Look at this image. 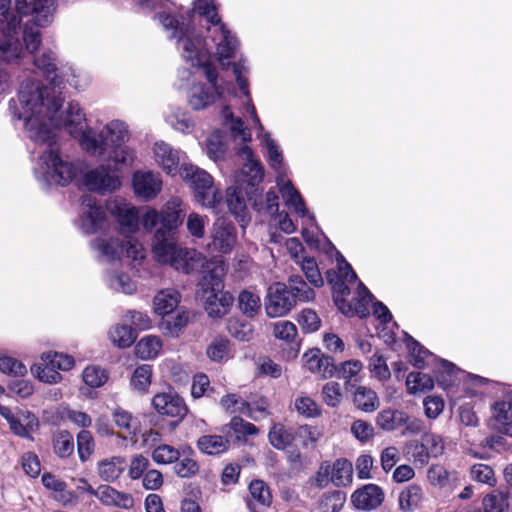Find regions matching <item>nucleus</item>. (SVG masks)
<instances>
[{
	"instance_id": "de8ad7c7",
	"label": "nucleus",
	"mask_w": 512,
	"mask_h": 512,
	"mask_svg": "<svg viewBox=\"0 0 512 512\" xmlns=\"http://www.w3.org/2000/svg\"><path fill=\"white\" fill-rule=\"evenodd\" d=\"M345 500L346 496L341 491L327 492L320 498L318 508L321 512H339Z\"/></svg>"
},
{
	"instance_id": "423d86ee",
	"label": "nucleus",
	"mask_w": 512,
	"mask_h": 512,
	"mask_svg": "<svg viewBox=\"0 0 512 512\" xmlns=\"http://www.w3.org/2000/svg\"><path fill=\"white\" fill-rule=\"evenodd\" d=\"M125 132L123 123L112 121L104 126L97 135L90 136V133L83 130L80 137H82L87 152L99 155L107 153L109 158L115 162L124 163L128 156V147L124 141Z\"/></svg>"
},
{
	"instance_id": "f8f14e48",
	"label": "nucleus",
	"mask_w": 512,
	"mask_h": 512,
	"mask_svg": "<svg viewBox=\"0 0 512 512\" xmlns=\"http://www.w3.org/2000/svg\"><path fill=\"white\" fill-rule=\"evenodd\" d=\"M180 174L193 187L196 198L202 206L213 208L220 201L221 195L214 187L211 175L205 170L183 163Z\"/></svg>"
},
{
	"instance_id": "a18cd8bd",
	"label": "nucleus",
	"mask_w": 512,
	"mask_h": 512,
	"mask_svg": "<svg viewBox=\"0 0 512 512\" xmlns=\"http://www.w3.org/2000/svg\"><path fill=\"white\" fill-rule=\"evenodd\" d=\"M94 494L105 505L126 507V494L118 492L116 489L109 485H100L97 490L94 491Z\"/></svg>"
},
{
	"instance_id": "ddd939ff",
	"label": "nucleus",
	"mask_w": 512,
	"mask_h": 512,
	"mask_svg": "<svg viewBox=\"0 0 512 512\" xmlns=\"http://www.w3.org/2000/svg\"><path fill=\"white\" fill-rule=\"evenodd\" d=\"M337 255V266L340 273V278L343 280H338L334 283L333 289H334V300L338 308L346 315H353V308L352 306L346 301L344 298L346 295L350 294V290L348 286L344 283V281L347 282H354L357 280V275L353 271L351 265L345 260L342 254H340L338 251H336Z\"/></svg>"
},
{
	"instance_id": "72a5a7b5",
	"label": "nucleus",
	"mask_w": 512,
	"mask_h": 512,
	"mask_svg": "<svg viewBox=\"0 0 512 512\" xmlns=\"http://www.w3.org/2000/svg\"><path fill=\"white\" fill-rule=\"evenodd\" d=\"M493 417L500 431L512 434V399L496 402L493 406Z\"/></svg>"
},
{
	"instance_id": "680f3d73",
	"label": "nucleus",
	"mask_w": 512,
	"mask_h": 512,
	"mask_svg": "<svg viewBox=\"0 0 512 512\" xmlns=\"http://www.w3.org/2000/svg\"><path fill=\"white\" fill-rule=\"evenodd\" d=\"M470 477L472 480L493 486L496 483L493 469L486 464L477 463L470 468Z\"/></svg>"
},
{
	"instance_id": "13d9d810",
	"label": "nucleus",
	"mask_w": 512,
	"mask_h": 512,
	"mask_svg": "<svg viewBox=\"0 0 512 512\" xmlns=\"http://www.w3.org/2000/svg\"><path fill=\"white\" fill-rule=\"evenodd\" d=\"M180 451L167 444H159L152 452L153 460L158 464H170L180 459Z\"/></svg>"
},
{
	"instance_id": "4be33fe9",
	"label": "nucleus",
	"mask_w": 512,
	"mask_h": 512,
	"mask_svg": "<svg viewBox=\"0 0 512 512\" xmlns=\"http://www.w3.org/2000/svg\"><path fill=\"white\" fill-rule=\"evenodd\" d=\"M384 500L383 490L376 484H367L357 489L351 496L358 510L371 511L378 508Z\"/></svg>"
},
{
	"instance_id": "6e6d98bb",
	"label": "nucleus",
	"mask_w": 512,
	"mask_h": 512,
	"mask_svg": "<svg viewBox=\"0 0 512 512\" xmlns=\"http://www.w3.org/2000/svg\"><path fill=\"white\" fill-rule=\"evenodd\" d=\"M301 270L308 282L314 287H321L324 283L318 264L314 258H303L300 262Z\"/></svg>"
},
{
	"instance_id": "8fccbe9b",
	"label": "nucleus",
	"mask_w": 512,
	"mask_h": 512,
	"mask_svg": "<svg viewBox=\"0 0 512 512\" xmlns=\"http://www.w3.org/2000/svg\"><path fill=\"white\" fill-rule=\"evenodd\" d=\"M484 512H509V500L501 492L494 491L483 498Z\"/></svg>"
},
{
	"instance_id": "39448f33",
	"label": "nucleus",
	"mask_w": 512,
	"mask_h": 512,
	"mask_svg": "<svg viewBox=\"0 0 512 512\" xmlns=\"http://www.w3.org/2000/svg\"><path fill=\"white\" fill-rule=\"evenodd\" d=\"M289 284L291 289L280 282L269 286L265 298V310L269 317L276 318L286 315L297 300L308 302L314 299V290L300 275H291Z\"/></svg>"
},
{
	"instance_id": "58836bf2",
	"label": "nucleus",
	"mask_w": 512,
	"mask_h": 512,
	"mask_svg": "<svg viewBox=\"0 0 512 512\" xmlns=\"http://www.w3.org/2000/svg\"><path fill=\"white\" fill-rule=\"evenodd\" d=\"M166 122L175 130L189 133L194 127V122L189 114L179 107H173L166 115Z\"/></svg>"
},
{
	"instance_id": "a878e982",
	"label": "nucleus",
	"mask_w": 512,
	"mask_h": 512,
	"mask_svg": "<svg viewBox=\"0 0 512 512\" xmlns=\"http://www.w3.org/2000/svg\"><path fill=\"white\" fill-rule=\"evenodd\" d=\"M226 203L229 211L235 216L241 227L245 228L250 221V217L241 190L237 187H229L226 191Z\"/></svg>"
},
{
	"instance_id": "a211bd4d",
	"label": "nucleus",
	"mask_w": 512,
	"mask_h": 512,
	"mask_svg": "<svg viewBox=\"0 0 512 512\" xmlns=\"http://www.w3.org/2000/svg\"><path fill=\"white\" fill-rule=\"evenodd\" d=\"M44 160L51 168V179L58 185L67 186L77 176V167L64 161L59 152L52 148L46 153Z\"/></svg>"
},
{
	"instance_id": "5701e85b",
	"label": "nucleus",
	"mask_w": 512,
	"mask_h": 512,
	"mask_svg": "<svg viewBox=\"0 0 512 512\" xmlns=\"http://www.w3.org/2000/svg\"><path fill=\"white\" fill-rule=\"evenodd\" d=\"M180 151L174 149L165 141H157L153 146V155L156 163L170 175H175L179 169Z\"/></svg>"
},
{
	"instance_id": "2eb2a0df",
	"label": "nucleus",
	"mask_w": 512,
	"mask_h": 512,
	"mask_svg": "<svg viewBox=\"0 0 512 512\" xmlns=\"http://www.w3.org/2000/svg\"><path fill=\"white\" fill-rule=\"evenodd\" d=\"M152 405L160 415L177 418L176 424L188 413L183 398L172 391L156 394L152 398Z\"/></svg>"
},
{
	"instance_id": "4c0bfd02",
	"label": "nucleus",
	"mask_w": 512,
	"mask_h": 512,
	"mask_svg": "<svg viewBox=\"0 0 512 512\" xmlns=\"http://www.w3.org/2000/svg\"><path fill=\"white\" fill-rule=\"evenodd\" d=\"M407 421V414L400 410L384 409L378 413L376 423L386 431H393L403 426Z\"/></svg>"
},
{
	"instance_id": "338daca9",
	"label": "nucleus",
	"mask_w": 512,
	"mask_h": 512,
	"mask_svg": "<svg viewBox=\"0 0 512 512\" xmlns=\"http://www.w3.org/2000/svg\"><path fill=\"white\" fill-rule=\"evenodd\" d=\"M0 371L12 376H24L27 374L26 366L18 359L10 356L0 357Z\"/></svg>"
},
{
	"instance_id": "cd10ccee",
	"label": "nucleus",
	"mask_w": 512,
	"mask_h": 512,
	"mask_svg": "<svg viewBox=\"0 0 512 512\" xmlns=\"http://www.w3.org/2000/svg\"><path fill=\"white\" fill-rule=\"evenodd\" d=\"M362 369L363 363L356 359L344 361L337 366L336 374L338 378L344 380L345 389L347 391L359 386L358 383L362 381Z\"/></svg>"
},
{
	"instance_id": "412c9836",
	"label": "nucleus",
	"mask_w": 512,
	"mask_h": 512,
	"mask_svg": "<svg viewBox=\"0 0 512 512\" xmlns=\"http://www.w3.org/2000/svg\"><path fill=\"white\" fill-rule=\"evenodd\" d=\"M84 184L90 191L104 192L118 189L121 182L117 176L110 174L105 167L100 166L85 174Z\"/></svg>"
},
{
	"instance_id": "5fc2aeb1",
	"label": "nucleus",
	"mask_w": 512,
	"mask_h": 512,
	"mask_svg": "<svg viewBox=\"0 0 512 512\" xmlns=\"http://www.w3.org/2000/svg\"><path fill=\"white\" fill-rule=\"evenodd\" d=\"M22 53V48L17 41L0 38V64L16 62Z\"/></svg>"
},
{
	"instance_id": "3c124183",
	"label": "nucleus",
	"mask_w": 512,
	"mask_h": 512,
	"mask_svg": "<svg viewBox=\"0 0 512 512\" xmlns=\"http://www.w3.org/2000/svg\"><path fill=\"white\" fill-rule=\"evenodd\" d=\"M141 219V223L147 230H152L156 227V225L161 223V215L160 212L155 209L148 208L145 213L140 217L138 211L135 207L130 206V232L132 231V227L135 221Z\"/></svg>"
},
{
	"instance_id": "e433bc0d",
	"label": "nucleus",
	"mask_w": 512,
	"mask_h": 512,
	"mask_svg": "<svg viewBox=\"0 0 512 512\" xmlns=\"http://www.w3.org/2000/svg\"><path fill=\"white\" fill-rule=\"evenodd\" d=\"M270 444L278 449L284 450L289 447L295 439V433L291 428L285 427L283 424H274L268 434Z\"/></svg>"
},
{
	"instance_id": "7ed1b4c3",
	"label": "nucleus",
	"mask_w": 512,
	"mask_h": 512,
	"mask_svg": "<svg viewBox=\"0 0 512 512\" xmlns=\"http://www.w3.org/2000/svg\"><path fill=\"white\" fill-rule=\"evenodd\" d=\"M152 249L157 261L168 263L185 274L201 270L203 275H209L214 265H222L221 261L207 260L196 249L177 246L175 238L167 236L163 230L155 232Z\"/></svg>"
},
{
	"instance_id": "774afa93",
	"label": "nucleus",
	"mask_w": 512,
	"mask_h": 512,
	"mask_svg": "<svg viewBox=\"0 0 512 512\" xmlns=\"http://www.w3.org/2000/svg\"><path fill=\"white\" fill-rule=\"evenodd\" d=\"M199 471L197 461L189 456H184L174 465V472L181 478H189L196 475Z\"/></svg>"
},
{
	"instance_id": "79ce46f5",
	"label": "nucleus",
	"mask_w": 512,
	"mask_h": 512,
	"mask_svg": "<svg viewBox=\"0 0 512 512\" xmlns=\"http://www.w3.org/2000/svg\"><path fill=\"white\" fill-rule=\"evenodd\" d=\"M422 489L418 485H409L399 494L400 509L405 512L414 510L422 500Z\"/></svg>"
},
{
	"instance_id": "bf43d9fd",
	"label": "nucleus",
	"mask_w": 512,
	"mask_h": 512,
	"mask_svg": "<svg viewBox=\"0 0 512 512\" xmlns=\"http://www.w3.org/2000/svg\"><path fill=\"white\" fill-rule=\"evenodd\" d=\"M208 358L220 362L229 358V340L225 338L214 339L207 347Z\"/></svg>"
},
{
	"instance_id": "4468645a",
	"label": "nucleus",
	"mask_w": 512,
	"mask_h": 512,
	"mask_svg": "<svg viewBox=\"0 0 512 512\" xmlns=\"http://www.w3.org/2000/svg\"><path fill=\"white\" fill-rule=\"evenodd\" d=\"M160 173L153 171H136L132 178L134 194L142 201H149L157 197L162 190Z\"/></svg>"
},
{
	"instance_id": "6ab92c4d",
	"label": "nucleus",
	"mask_w": 512,
	"mask_h": 512,
	"mask_svg": "<svg viewBox=\"0 0 512 512\" xmlns=\"http://www.w3.org/2000/svg\"><path fill=\"white\" fill-rule=\"evenodd\" d=\"M52 0H16L17 11L25 16L32 15L37 26L46 27L53 19Z\"/></svg>"
},
{
	"instance_id": "bb28decb",
	"label": "nucleus",
	"mask_w": 512,
	"mask_h": 512,
	"mask_svg": "<svg viewBox=\"0 0 512 512\" xmlns=\"http://www.w3.org/2000/svg\"><path fill=\"white\" fill-rule=\"evenodd\" d=\"M180 299V293L174 288L159 290L153 298L155 313L161 316L170 314L178 307Z\"/></svg>"
},
{
	"instance_id": "f257e3e1",
	"label": "nucleus",
	"mask_w": 512,
	"mask_h": 512,
	"mask_svg": "<svg viewBox=\"0 0 512 512\" xmlns=\"http://www.w3.org/2000/svg\"><path fill=\"white\" fill-rule=\"evenodd\" d=\"M50 96V90L33 82L22 85L18 100L22 107L29 113L25 117V125L31 133L30 137L35 141L47 143L50 146L55 142V134L47 120L57 129L65 128L68 133L78 138L83 132L85 114L78 103L71 101L65 115L57 116L63 106L64 98L61 95Z\"/></svg>"
},
{
	"instance_id": "603ef678",
	"label": "nucleus",
	"mask_w": 512,
	"mask_h": 512,
	"mask_svg": "<svg viewBox=\"0 0 512 512\" xmlns=\"http://www.w3.org/2000/svg\"><path fill=\"white\" fill-rule=\"evenodd\" d=\"M83 381L92 388L103 386L109 378L108 372L99 366H87L82 373Z\"/></svg>"
},
{
	"instance_id": "b1692460",
	"label": "nucleus",
	"mask_w": 512,
	"mask_h": 512,
	"mask_svg": "<svg viewBox=\"0 0 512 512\" xmlns=\"http://www.w3.org/2000/svg\"><path fill=\"white\" fill-rule=\"evenodd\" d=\"M249 497L246 504L251 512H262L272 503V495L267 484L262 480H253L250 482Z\"/></svg>"
},
{
	"instance_id": "9b49d317",
	"label": "nucleus",
	"mask_w": 512,
	"mask_h": 512,
	"mask_svg": "<svg viewBox=\"0 0 512 512\" xmlns=\"http://www.w3.org/2000/svg\"><path fill=\"white\" fill-rule=\"evenodd\" d=\"M224 269L222 265H214L209 275H203L200 285L204 291L205 310L211 317H222L228 313L233 296L223 291Z\"/></svg>"
},
{
	"instance_id": "0e129e2a",
	"label": "nucleus",
	"mask_w": 512,
	"mask_h": 512,
	"mask_svg": "<svg viewBox=\"0 0 512 512\" xmlns=\"http://www.w3.org/2000/svg\"><path fill=\"white\" fill-rule=\"evenodd\" d=\"M276 182L285 204L296 198L298 206L302 207V197L290 180L285 179L284 175H277Z\"/></svg>"
},
{
	"instance_id": "e2e57ef3",
	"label": "nucleus",
	"mask_w": 512,
	"mask_h": 512,
	"mask_svg": "<svg viewBox=\"0 0 512 512\" xmlns=\"http://www.w3.org/2000/svg\"><path fill=\"white\" fill-rule=\"evenodd\" d=\"M427 478L435 487L441 489L450 487V473L441 465H432L427 471Z\"/></svg>"
},
{
	"instance_id": "49530a36",
	"label": "nucleus",
	"mask_w": 512,
	"mask_h": 512,
	"mask_svg": "<svg viewBox=\"0 0 512 512\" xmlns=\"http://www.w3.org/2000/svg\"><path fill=\"white\" fill-rule=\"evenodd\" d=\"M238 307L248 317L255 316L261 307L259 295L249 290H243L238 296Z\"/></svg>"
},
{
	"instance_id": "864d4df0",
	"label": "nucleus",
	"mask_w": 512,
	"mask_h": 512,
	"mask_svg": "<svg viewBox=\"0 0 512 512\" xmlns=\"http://www.w3.org/2000/svg\"><path fill=\"white\" fill-rule=\"evenodd\" d=\"M324 403L332 408H337L343 401V392L338 382L330 381L323 385L321 391Z\"/></svg>"
},
{
	"instance_id": "dca6fc26",
	"label": "nucleus",
	"mask_w": 512,
	"mask_h": 512,
	"mask_svg": "<svg viewBox=\"0 0 512 512\" xmlns=\"http://www.w3.org/2000/svg\"><path fill=\"white\" fill-rule=\"evenodd\" d=\"M186 212L184 202L179 197H171L160 212L161 227L156 232L163 230L167 236L174 237L173 231L182 225Z\"/></svg>"
},
{
	"instance_id": "37998d69",
	"label": "nucleus",
	"mask_w": 512,
	"mask_h": 512,
	"mask_svg": "<svg viewBox=\"0 0 512 512\" xmlns=\"http://www.w3.org/2000/svg\"><path fill=\"white\" fill-rule=\"evenodd\" d=\"M406 386L410 394H416L431 390L434 387V380L428 374L411 372L407 376Z\"/></svg>"
},
{
	"instance_id": "c756f323",
	"label": "nucleus",
	"mask_w": 512,
	"mask_h": 512,
	"mask_svg": "<svg viewBox=\"0 0 512 512\" xmlns=\"http://www.w3.org/2000/svg\"><path fill=\"white\" fill-rule=\"evenodd\" d=\"M354 389L352 398L357 409L370 413L379 407V398L374 390L361 385Z\"/></svg>"
},
{
	"instance_id": "f03ea898",
	"label": "nucleus",
	"mask_w": 512,
	"mask_h": 512,
	"mask_svg": "<svg viewBox=\"0 0 512 512\" xmlns=\"http://www.w3.org/2000/svg\"><path fill=\"white\" fill-rule=\"evenodd\" d=\"M137 5L142 9H159L156 14L165 31L169 33L170 39L177 40V49L182 58L194 68V71L204 66H212L209 63V50L206 42L190 29L185 19L175 12L174 4L169 0H158L152 4V0H138Z\"/></svg>"
},
{
	"instance_id": "052dcab7",
	"label": "nucleus",
	"mask_w": 512,
	"mask_h": 512,
	"mask_svg": "<svg viewBox=\"0 0 512 512\" xmlns=\"http://www.w3.org/2000/svg\"><path fill=\"white\" fill-rule=\"evenodd\" d=\"M41 26H37L35 24V21L33 20V24H26L23 30V41L25 43L26 49L30 53H35L41 43H42V37L41 33L39 31V28Z\"/></svg>"
},
{
	"instance_id": "69168bd1",
	"label": "nucleus",
	"mask_w": 512,
	"mask_h": 512,
	"mask_svg": "<svg viewBox=\"0 0 512 512\" xmlns=\"http://www.w3.org/2000/svg\"><path fill=\"white\" fill-rule=\"evenodd\" d=\"M208 222V217L200 215L196 212H191L187 217L186 227L189 234L197 239H201L205 235V226Z\"/></svg>"
},
{
	"instance_id": "a19ab883",
	"label": "nucleus",
	"mask_w": 512,
	"mask_h": 512,
	"mask_svg": "<svg viewBox=\"0 0 512 512\" xmlns=\"http://www.w3.org/2000/svg\"><path fill=\"white\" fill-rule=\"evenodd\" d=\"M124 470V459L113 457L98 464V474L104 481H114Z\"/></svg>"
},
{
	"instance_id": "1a4fd4ad",
	"label": "nucleus",
	"mask_w": 512,
	"mask_h": 512,
	"mask_svg": "<svg viewBox=\"0 0 512 512\" xmlns=\"http://www.w3.org/2000/svg\"><path fill=\"white\" fill-rule=\"evenodd\" d=\"M106 209L117 220L122 239L110 237L98 238L94 247L104 255L109 262L120 261L124 253H128V202L124 198L107 201Z\"/></svg>"
},
{
	"instance_id": "7c9ffc66",
	"label": "nucleus",
	"mask_w": 512,
	"mask_h": 512,
	"mask_svg": "<svg viewBox=\"0 0 512 512\" xmlns=\"http://www.w3.org/2000/svg\"><path fill=\"white\" fill-rule=\"evenodd\" d=\"M405 344L409 350L411 363L417 368H424L429 365L430 361L436 359V357L425 347H423L413 337L405 333Z\"/></svg>"
},
{
	"instance_id": "6e6552de",
	"label": "nucleus",
	"mask_w": 512,
	"mask_h": 512,
	"mask_svg": "<svg viewBox=\"0 0 512 512\" xmlns=\"http://www.w3.org/2000/svg\"><path fill=\"white\" fill-rule=\"evenodd\" d=\"M233 73L242 93L246 97L244 110L248 113L253 121L255 128L258 130V137L260 138L262 146L267 150V158L270 166L277 172L278 175H284L283 155L277 142L271 138L270 134L264 131L260 119L256 113L255 107L252 103L248 83L244 75L247 73V67L244 63H234Z\"/></svg>"
},
{
	"instance_id": "c85d7f7f",
	"label": "nucleus",
	"mask_w": 512,
	"mask_h": 512,
	"mask_svg": "<svg viewBox=\"0 0 512 512\" xmlns=\"http://www.w3.org/2000/svg\"><path fill=\"white\" fill-rule=\"evenodd\" d=\"M197 448L203 454L216 456L225 453L229 446V440L222 435H203L197 440Z\"/></svg>"
},
{
	"instance_id": "4d7b16f0",
	"label": "nucleus",
	"mask_w": 512,
	"mask_h": 512,
	"mask_svg": "<svg viewBox=\"0 0 512 512\" xmlns=\"http://www.w3.org/2000/svg\"><path fill=\"white\" fill-rule=\"evenodd\" d=\"M94 439L90 431L81 430L77 434V452L79 459L86 462L94 452Z\"/></svg>"
},
{
	"instance_id": "f3484780",
	"label": "nucleus",
	"mask_w": 512,
	"mask_h": 512,
	"mask_svg": "<svg viewBox=\"0 0 512 512\" xmlns=\"http://www.w3.org/2000/svg\"><path fill=\"white\" fill-rule=\"evenodd\" d=\"M236 242L235 226L225 218H218L213 224L212 242L209 246L217 252L228 254L233 250Z\"/></svg>"
},
{
	"instance_id": "09e8293b",
	"label": "nucleus",
	"mask_w": 512,
	"mask_h": 512,
	"mask_svg": "<svg viewBox=\"0 0 512 512\" xmlns=\"http://www.w3.org/2000/svg\"><path fill=\"white\" fill-rule=\"evenodd\" d=\"M153 369L149 364L137 367L130 377V384L139 392H146L151 385Z\"/></svg>"
},
{
	"instance_id": "0eeeda50",
	"label": "nucleus",
	"mask_w": 512,
	"mask_h": 512,
	"mask_svg": "<svg viewBox=\"0 0 512 512\" xmlns=\"http://www.w3.org/2000/svg\"><path fill=\"white\" fill-rule=\"evenodd\" d=\"M222 116L224 125L231 131L233 137L240 139L243 143L238 150V155L244 162L241 170L244 181H246L248 185L255 186L262 181L264 172L262 165L255 159L253 151L247 145V143L251 141V132L244 125L241 118L234 117L228 106L223 108Z\"/></svg>"
},
{
	"instance_id": "c9c22d12",
	"label": "nucleus",
	"mask_w": 512,
	"mask_h": 512,
	"mask_svg": "<svg viewBox=\"0 0 512 512\" xmlns=\"http://www.w3.org/2000/svg\"><path fill=\"white\" fill-rule=\"evenodd\" d=\"M41 359L43 363L34 364L31 367L32 374L42 382L49 384L59 383L62 380V375L56 367H52L51 360L46 359L45 353L42 355Z\"/></svg>"
},
{
	"instance_id": "9d476101",
	"label": "nucleus",
	"mask_w": 512,
	"mask_h": 512,
	"mask_svg": "<svg viewBox=\"0 0 512 512\" xmlns=\"http://www.w3.org/2000/svg\"><path fill=\"white\" fill-rule=\"evenodd\" d=\"M194 12L204 17L211 24L207 31L216 44V54L219 55L220 60L230 58L235 48L238 47V41L226 28L225 24L221 22L214 2L212 0H198L194 4Z\"/></svg>"
},
{
	"instance_id": "2f4dec72",
	"label": "nucleus",
	"mask_w": 512,
	"mask_h": 512,
	"mask_svg": "<svg viewBox=\"0 0 512 512\" xmlns=\"http://www.w3.org/2000/svg\"><path fill=\"white\" fill-rule=\"evenodd\" d=\"M353 466L345 459L339 458L332 465L331 482L337 487H346L352 483Z\"/></svg>"
},
{
	"instance_id": "ea45409f",
	"label": "nucleus",
	"mask_w": 512,
	"mask_h": 512,
	"mask_svg": "<svg viewBox=\"0 0 512 512\" xmlns=\"http://www.w3.org/2000/svg\"><path fill=\"white\" fill-rule=\"evenodd\" d=\"M87 207L86 218L90 223V228L87 232L97 233L103 230L107 225V218L102 206L98 205L95 200H89Z\"/></svg>"
},
{
	"instance_id": "c03bdc74",
	"label": "nucleus",
	"mask_w": 512,
	"mask_h": 512,
	"mask_svg": "<svg viewBox=\"0 0 512 512\" xmlns=\"http://www.w3.org/2000/svg\"><path fill=\"white\" fill-rule=\"evenodd\" d=\"M188 321V312L185 310H179L175 317L163 318L160 323V328L164 333L172 337H177L182 329L187 325Z\"/></svg>"
},
{
	"instance_id": "20e7f679",
	"label": "nucleus",
	"mask_w": 512,
	"mask_h": 512,
	"mask_svg": "<svg viewBox=\"0 0 512 512\" xmlns=\"http://www.w3.org/2000/svg\"><path fill=\"white\" fill-rule=\"evenodd\" d=\"M178 76L185 82L180 84V88L193 83L187 92L188 104L193 110H203L220 99L225 100V89L218 81L214 66H204L198 71L182 69Z\"/></svg>"
},
{
	"instance_id": "f704fd0d",
	"label": "nucleus",
	"mask_w": 512,
	"mask_h": 512,
	"mask_svg": "<svg viewBox=\"0 0 512 512\" xmlns=\"http://www.w3.org/2000/svg\"><path fill=\"white\" fill-rule=\"evenodd\" d=\"M54 453L62 459L68 458L74 452V438L67 430H58L52 435Z\"/></svg>"
},
{
	"instance_id": "393cba45",
	"label": "nucleus",
	"mask_w": 512,
	"mask_h": 512,
	"mask_svg": "<svg viewBox=\"0 0 512 512\" xmlns=\"http://www.w3.org/2000/svg\"><path fill=\"white\" fill-rule=\"evenodd\" d=\"M34 65L42 71L43 76L53 86L62 84V78L58 75L57 58L53 51L45 50L40 56L33 59Z\"/></svg>"
},
{
	"instance_id": "aec40b11",
	"label": "nucleus",
	"mask_w": 512,
	"mask_h": 512,
	"mask_svg": "<svg viewBox=\"0 0 512 512\" xmlns=\"http://www.w3.org/2000/svg\"><path fill=\"white\" fill-rule=\"evenodd\" d=\"M303 363L311 373L318 374L323 379L332 378L336 374L337 366L334 359L314 349L304 353Z\"/></svg>"
},
{
	"instance_id": "473e14b6",
	"label": "nucleus",
	"mask_w": 512,
	"mask_h": 512,
	"mask_svg": "<svg viewBox=\"0 0 512 512\" xmlns=\"http://www.w3.org/2000/svg\"><path fill=\"white\" fill-rule=\"evenodd\" d=\"M162 349V341L158 336L146 335L135 346V355L143 360L157 357Z\"/></svg>"
}]
</instances>
